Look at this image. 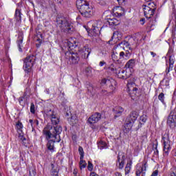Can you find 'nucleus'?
<instances>
[{
  "mask_svg": "<svg viewBox=\"0 0 176 176\" xmlns=\"http://www.w3.org/2000/svg\"><path fill=\"white\" fill-rule=\"evenodd\" d=\"M100 30H101V28H98V26H96V27H94V28L92 29V31L94 32L95 35H98Z\"/></svg>",
  "mask_w": 176,
  "mask_h": 176,
  "instance_id": "4c0bfd02",
  "label": "nucleus"
},
{
  "mask_svg": "<svg viewBox=\"0 0 176 176\" xmlns=\"http://www.w3.org/2000/svg\"><path fill=\"white\" fill-rule=\"evenodd\" d=\"M78 152L80 155V159H83L85 157V151H83V147L82 146H79L78 147Z\"/></svg>",
  "mask_w": 176,
  "mask_h": 176,
  "instance_id": "72a5a7b5",
  "label": "nucleus"
},
{
  "mask_svg": "<svg viewBox=\"0 0 176 176\" xmlns=\"http://www.w3.org/2000/svg\"><path fill=\"white\" fill-rule=\"evenodd\" d=\"M124 111V109H122V107H116L113 109V112L114 114V119H116V118H119V116H122V113H123V111Z\"/></svg>",
  "mask_w": 176,
  "mask_h": 176,
  "instance_id": "dca6fc26",
  "label": "nucleus"
},
{
  "mask_svg": "<svg viewBox=\"0 0 176 176\" xmlns=\"http://www.w3.org/2000/svg\"><path fill=\"white\" fill-rule=\"evenodd\" d=\"M100 94H102V96H109V93H108V91L105 89H102Z\"/></svg>",
  "mask_w": 176,
  "mask_h": 176,
  "instance_id": "3c124183",
  "label": "nucleus"
},
{
  "mask_svg": "<svg viewBox=\"0 0 176 176\" xmlns=\"http://www.w3.org/2000/svg\"><path fill=\"white\" fill-rule=\"evenodd\" d=\"M57 27L60 28L61 31L66 34H72L74 32V25L69 19L65 16H57L56 17Z\"/></svg>",
  "mask_w": 176,
  "mask_h": 176,
  "instance_id": "7ed1b4c3",
  "label": "nucleus"
},
{
  "mask_svg": "<svg viewBox=\"0 0 176 176\" xmlns=\"http://www.w3.org/2000/svg\"><path fill=\"white\" fill-rule=\"evenodd\" d=\"M107 65V63H105V61H100V63H99V65H100V67H104V65Z\"/></svg>",
  "mask_w": 176,
  "mask_h": 176,
  "instance_id": "052dcab7",
  "label": "nucleus"
},
{
  "mask_svg": "<svg viewBox=\"0 0 176 176\" xmlns=\"http://www.w3.org/2000/svg\"><path fill=\"white\" fill-rule=\"evenodd\" d=\"M147 138H148V131L146 130L143 133V135L141 137V140H142V141H145V140H147Z\"/></svg>",
  "mask_w": 176,
  "mask_h": 176,
  "instance_id": "a19ab883",
  "label": "nucleus"
},
{
  "mask_svg": "<svg viewBox=\"0 0 176 176\" xmlns=\"http://www.w3.org/2000/svg\"><path fill=\"white\" fill-rule=\"evenodd\" d=\"M98 147L99 149H107V143L102 140L98 142Z\"/></svg>",
  "mask_w": 176,
  "mask_h": 176,
  "instance_id": "c85d7f7f",
  "label": "nucleus"
},
{
  "mask_svg": "<svg viewBox=\"0 0 176 176\" xmlns=\"http://www.w3.org/2000/svg\"><path fill=\"white\" fill-rule=\"evenodd\" d=\"M76 6L79 12L85 19H90V17L93 16L94 11L93 10V7L89 4V2L85 0H77Z\"/></svg>",
  "mask_w": 176,
  "mask_h": 176,
  "instance_id": "f03ea898",
  "label": "nucleus"
},
{
  "mask_svg": "<svg viewBox=\"0 0 176 176\" xmlns=\"http://www.w3.org/2000/svg\"><path fill=\"white\" fill-rule=\"evenodd\" d=\"M162 142L164 144V152L165 155H168V152L171 151V145L170 144V139L168 138L162 137Z\"/></svg>",
  "mask_w": 176,
  "mask_h": 176,
  "instance_id": "4468645a",
  "label": "nucleus"
},
{
  "mask_svg": "<svg viewBox=\"0 0 176 176\" xmlns=\"http://www.w3.org/2000/svg\"><path fill=\"white\" fill-rule=\"evenodd\" d=\"M154 154L157 156L159 155V150H157V143L155 144V147L154 148Z\"/></svg>",
  "mask_w": 176,
  "mask_h": 176,
  "instance_id": "864d4df0",
  "label": "nucleus"
},
{
  "mask_svg": "<svg viewBox=\"0 0 176 176\" xmlns=\"http://www.w3.org/2000/svg\"><path fill=\"white\" fill-rule=\"evenodd\" d=\"M131 78L128 80V82L126 84V86L128 87V91L129 93L130 97L134 100V97L138 96L137 93H138V88L135 87L137 86L135 85V77L134 76H131Z\"/></svg>",
  "mask_w": 176,
  "mask_h": 176,
  "instance_id": "39448f33",
  "label": "nucleus"
},
{
  "mask_svg": "<svg viewBox=\"0 0 176 176\" xmlns=\"http://www.w3.org/2000/svg\"><path fill=\"white\" fill-rule=\"evenodd\" d=\"M29 174H30V176H35V175H36V171L35 170V168L30 167L29 168Z\"/></svg>",
  "mask_w": 176,
  "mask_h": 176,
  "instance_id": "c9c22d12",
  "label": "nucleus"
},
{
  "mask_svg": "<svg viewBox=\"0 0 176 176\" xmlns=\"http://www.w3.org/2000/svg\"><path fill=\"white\" fill-rule=\"evenodd\" d=\"M36 56L28 55L23 60V69L26 74H30L32 71V67L35 65Z\"/></svg>",
  "mask_w": 176,
  "mask_h": 176,
  "instance_id": "20e7f679",
  "label": "nucleus"
},
{
  "mask_svg": "<svg viewBox=\"0 0 176 176\" xmlns=\"http://www.w3.org/2000/svg\"><path fill=\"white\" fill-rule=\"evenodd\" d=\"M87 166V163H86V161L83 160V159H80V170L83 168H86Z\"/></svg>",
  "mask_w": 176,
  "mask_h": 176,
  "instance_id": "2f4dec72",
  "label": "nucleus"
},
{
  "mask_svg": "<svg viewBox=\"0 0 176 176\" xmlns=\"http://www.w3.org/2000/svg\"><path fill=\"white\" fill-rule=\"evenodd\" d=\"M65 116H70V118H67V122L71 126H74V124L78 123V117L76 116V114H72L69 110L66 111Z\"/></svg>",
  "mask_w": 176,
  "mask_h": 176,
  "instance_id": "f8f14e48",
  "label": "nucleus"
},
{
  "mask_svg": "<svg viewBox=\"0 0 176 176\" xmlns=\"http://www.w3.org/2000/svg\"><path fill=\"white\" fill-rule=\"evenodd\" d=\"M153 21H154V23H156V19H155L154 21H150V23H148V25L147 26V29L151 30L152 28V27H153V25H155V24H153Z\"/></svg>",
  "mask_w": 176,
  "mask_h": 176,
  "instance_id": "37998d69",
  "label": "nucleus"
},
{
  "mask_svg": "<svg viewBox=\"0 0 176 176\" xmlns=\"http://www.w3.org/2000/svg\"><path fill=\"white\" fill-rule=\"evenodd\" d=\"M85 72H86L87 74H89V72H91V70L90 69V67H87V68L85 69Z\"/></svg>",
  "mask_w": 176,
  "mask_h": 176,
  "instance_id": "69168bd1",
  "label": "nucleus"
},
{
  "mask_svg": "<svg viewBox=\"0 0 176 176\" xmlns=\"http://www.w3.org/2000/svg\"><path fill=\"white\" fill-rule=\"evenodd\" d=\"M98 3L101 5V6H105V5H107V1L106 0H98Z\"/></svg>",
  "mask_w": 176,
  "mask_h": 176,
  "instance_id": "de8ad7c7",
  "label": "nucleus"
},
{
  "mask_svg": "<svg viewBox=\"0 0 176 176\" xmlns=\"http://www.w3.org/2000/svg\"><path fill=\"white\" fill-rule=\"evenodd\" d=\"M36 41H37V42H38V43H42V41H43V34H42L40 32L38 33Z\"/></svg>",
  "mask_w": 176,
  "mask_h": 176,
  "instance_id": "e433bc0d",
  "label": "nucleus"
},
{
  "mask_svg": "<svg viewBox=\"0 0 176 176\" xmlns=\"http://www.w3.org/2000/svg\"><path fill=\"white\" fill-rule=\"evenodd\" d=\"M15 19L16 21L21 22V16H23V14L21 13V10L16 8L15 10Z\"/></svg>",
  "mask_w": 176,
  "mask_h": 176,
  "instance_id": "5701e85b",
  "label": "nucleus"
},
{
  "mask_svg": "<svg viewBox=\"0 0 176 176\" xmlns=\"http://www.w3.org/2000/svg\"><path fill=\"white\" fill-rule=\"evenodd\" d=\"M133 126H134V122L126 119V122L125 124V129H126L127 130H131V129L133 128Z\"/></svg>",
  "mask_w": 176,
  "mask_h": 176,
  "instance_id": "cd10ccee",
  "label": "nucleus"
},
{
  "mask_svg": "<svg viewBox=\"0 0 176 176\" xmlns=\"http://www.w3.org/2000/svg\"><path fill=\"white\" fill-rule=\"evenodd\" d=\"M118 34H119V32H115L113 34V36L111 37V39L110 41H108V43H109V45H113V42H112V41L113 40V36H115V35H118Z\"/></svg>",
  "mask_w": 176,
  "mask_h": 176,
  "instance_id": "a18cd8bd",
  "label": "nucleus"
},
{
  "mask_svg": "<svg viewBox=\"0 0 176 176\" xmlns=\"http://www.w3.org/2000/svg\"><path fill=\"white\" fill-rule=\"evenodd\" d=\"M132 164H133V160L129 159V160H127V163H126V167L131 168V165Z\"/></svg>",
  "mask_w": 176,
  "mask_h": 176,
  "instance_id": "09e8293b",
  "label": "nucleus"
},
{
  "mask_svg": "<svg viewBox=\"0 0 176 176\" xmlns=\"http://www.w3.org/2000/svg\"><path fill=\"white\" fill-rule=\"evenodd\" d=\"M160 83H161V86H164L165 87H168V86H170L169 80H162Z\"/></svg>",
  "mask_w": 176,
  "mask_h": 176,
  "instance_id": "f704fd0d",
  "label": "nucleus"
},
{
  "mask_svg": "<svg viewBox=\"0 0 176 176\" xmlns=\"http://www.w3.org/2000/svg\"><path fill=\"white\" fill-rule=\"evenodd\" d=\"M131 42H134V38H130L129 41H123L120 43V45L125 46V47H129V46H133L134 44L131 43Z\"/></svg>",
  "mask_w": 176,
  "mask_h": 176,
  "instance_id": "393cba45",
  "label": "nucleus"
},
{
  "mask_svg": "<svg viewBox=\"0 0 176 176\" xmlns=\"http://www.w3.org/2000/svg\"><path fill=\"white\" fill-rule=\"evenodd\" d=\"M51 123L54 126H56V124H58L60 123V117L57 116V114H55L54 116L51 117L50 118Z\"/></svg>",
  "mask_w": 176,
  "mask_h": 176,
  "instance_id": "4be33fe9",
  "label": "nucleus"
},
{
  "mask_svg": "<svg viewBox=\"0 0 176 176\" xmlns=\"http://www.w3.org/2000/svg\"><path fill=\"white\" fill-rule=\"evenodd\" d=\"M120 6H123V5H126L125 0H117Z\"/></svg>",
  "mask_w": 176,
  "mask_h": 176,
  "instance_id": "603ef678",
  "label": "nucleus"
},
{
  "mask_svg": "<svg viewBox=\"0 0 176 176\" xmlns=\"http://www.w3.org/2000/svg\"><path fill=\"white\" fill-rule=\"evenodd\" d=\"M120 58H124V56H126V54H124V53L123 52H121L120 53V54H118Z\"/></svg>",
  "mask_w": 176,
  "mask_h": 176,
  "instance_id": "13d9d810",
  "label": "nucleus"
},
{
  "mask_svg": "<svg viewBox=\"0 0 176 176\" xmlns=\"http://www.w3.org/2000/svg\"><path fill=\"white\" fill-rule=\"evenodd\" d=\"M166 124L172 130H174V129H175V127H176V108H175L172 111H170V113L167 118Z\"/></svg>",
  "mask_w": 176,
  "mask_h": 176,
  "instance_id": "6e6552de",
  "label": "nucleus"
},
{
  "mask_svg": "<svg viewBox=\"0 0 176 176\" xmlns=\"http://www.w3.org/2000/svg\"><path fill=\"white\" fill-rule=\"evenodd\" d=\"M21 140V141H23V144L24 145V146H28L27 143L24 142V141H27V139H25V138L22 136Z\"/></svg>",
  "mask_w": 176,
  "mask_h": 176,
  "instance_id": "6e6d98bb",
  "label": "nucleus"
},
{
  "mask_svg": "<svg viewBox=\"0 0 176 176\" xmlns=\"http://www.w3.org/2000/svg\"><path fill=\"white\" fill-rule=\"evenodd\" d=\"M62 131L63 127L60 126H53L50 124H47L43 130V134L45 135V140L48 141L46 144L47 149L52 153L55 152L54 143L61 141L60 134Z\"/></svg>",
  "mask_w": 176,
  "mask_h": 176,
  "instance_id": "f257e3e1",
  "label": "nucleus"
},
{
  "mask_svg": "<svg viewBox=\"0 0 176 176\" xmlns=\"http://www.w3.org/2000/svg\"><path fill=\"white\" fill-rule=\"evenodd\" d=\"M118 9L122 10V12H116V14H118V17H122V16H124V9L122 7H118Z\"/></svg>",
  "mask_w": 176,
  "mask_h": 176,
  "instance_id": "ea45409f",
  "label": "nucleus"
},
{
  "mask_svg": "<svg viewBox=\"0 0 176 176\" xmlns=\"http://www.w3.org/2000/svg\"><path fill=\"white\" fill-rule=\"evenodd\" d=\"M126 162V155H124V153L120 152L118 153L117 157V167L120 170H123L124 167V163Z\"/></svg>",
  "mask_w": 176,
  "mask_h": 176,
  "instance_id": "9d476101",
  "label": "nucleus"
},
{
  "mask_svg": "<svg viewBox=\"0 0 176 176\" xmlns=\"http://www.w3.org/2000/svg\"><path fill=\"white\" fill-rule=\"evenodd\" d=\"M23 34L21 33L19 34L18 36V39L16 41V43H17V46L19 47V52H23Z\"/></svg>",
  "mask_w": 176,
  "mask_h": 176,
  "instance_id": "aec40b11",
  "label": "nucleus"
},
{
  "mask_svg": "<svg viewBox=\"0 0 176 176\" xmlns=\"http://www.w3.org/2000/svg\"><path fill=\"white\" fill-rule=\"evenodd\" d=\"M173 52H174V50H173L171 47H169L168 54H173Z\"/></svg>",
  "mask_w": 176,
  "mask_h": 176,
  "instance_id": "680f3d73",
  "label": "nucleus"
},
{
  "mask_svg": "<svg viewBox=\"0 0 176 176\" xmlns=\"http://www.w3.org/2000/svg\"><path fill=\"white\" fill-rule=\"evenodd\" d=\"M111 58L113 61H119V59H120L119 54H118V52H113L111 55Z\"/></svg>",
  "mask_w": 176,
  "mask_h": 176,
  "instance_id": "473e14b6",
  "label": "nucleus"
},
{
  "mask_svg": "<svg viewBox=\"0 0 176 176\" xmlns=\"http://www.w3.org/2000/svg\"><path fill=\"white\" fill-rule=\"evenodd\" d=\"M101 120V113L96 112L91 115L88 118V122L89 124H94V123H97V122L100 121Z\"/></svg>",
  "mask_w": 176,
  "mask_h": 176,
  "instance_id": "2eb2a0df",
  "label": "nucleus"
},
{
  "mask_svg": "<svg viewBox=\"0 0 176 176\" xmlns=\"http://www.w3.org/2000/svg\"><path fill=\"white\" fill-rule=\"evenodd\" d=\"M138 118V113L135 111H133L131 112L127 120L135 123V120H137Z\"/></svg>",
  "mask_w": 176,
  "mask_h": 176,
  "instance_id": "a211bd4d",
  "label": "nucleus"
},
{
  "mask_svg": "<svg viewBox=\"0 0 176 176\" xmlns=\"http://www.w3.org/2000/svg\"><path fill=\"white\" fill-rule=\"evenodd\" d=\"M51 175L52 176H58V171L57 170V169L54 168V164H51Z\"/></svg>",
  "mask_w": 176,
  "mask_h": 176,
  "instance_id": "c756f323",
  "label": "nucleus"
},
{
  "mask_svg": "<svg viewBox=\"0 0 176 176\" xmlns=\"http://www.w3.org/2000/svg\"><path fill=\"white\" fill-rule=\"evenodd\" d=\"M45 113L48 119H50L51 118H52L56 115V113L54 112V111L52 109H46L45 111Z\"/></svg>",
  "mask_w": 176,
  "mask_h": 176,
  "instance_id": "a878e982",
  "label": "nucleus"
},
{
  "mask_svg": "<svg viewBox=\"0 0 176 176\" xmlns=\"http://www.w3.org/2000/svg\"><path fill=\"white\" fill-rule=\"evenodd\" d=\"M23 101H24V97L21 96V97L19 98V104H21V102H23Z\"/></svg>",
  "mask_w": 176,
  "mask_h": 176,
  "instance_id": "e2e57ef3",
  "label": "nucleus"
},
{
  "mask_svg": "<svg viewBox=\"0 0 176 176\" xmlns=\"http://www.w3.org/2000/svg\"><path fill=\"white\" fill-rule=\"evenodd\" d=\"M88 93L91 95V96H94V94H96V89H94V87H93V85H89L87 87Z\"/></svg>",
  "mask_w": 176,
  "mask_h": 176,
  "instance_id": "bb28decb",
  "label": "nucleus"
},
{
  "mask_svg": "<svg viewBox=\"0 0 176 176\" xmlns=\"http://www.w3.org/2000/svg\"><path fill=\"white\" fill-rule=\"evenodd\" d=\"M140 122H139L136 130H139L140 129H141V127H142V124H145V123H146V120H148V116L146 114H144L140 116Z\"/></svg>",
  "mask_w": 176,
  "mask_h": 176,
  "instance_id": "f3484780",
  "label": "nucleus"
},
{
  "mask_svg": "<svg viewBox=\"0 0 176 176\" xmlns=\"http://www.w3.org/2000/svg\"><path fill=\"white\" fill-rule=\"evenodd\" d=\"M89 176H100V175H98V174L96 173V172H91L90 173Z\"/></svg>",
  "mask_w": 176,
  "mask_h": 176,
  "instance_id": "0e129e2a",
  "label": "nucleus"
},
{
  "mask_svg": "<svg viewBox=\"0 0 176 176\" xmlns=\"http://www.w3.org/2000/svg\"><path fill=\"white\" fill-rule=\"evenodd\" d=\"M93 168H94L93 164L90 161H89L87 169L89 170V171H93Z\"/></svg>",
  "mask_w": 176,
  "mask_h": 176,
  "instance_id": "c03bdc74",
  "label": "nucleus"
},
{
  "mask_svg": "<svg viewBox=\"0 0 176 176\" xmlns=\"http://www.w3.org/2000/svg\"><path fill=\"white\" fill-rule=\"evenodd\" d=\"M141 25H144L145 24V18H142L140 21Z\"/></svg>",
  "mask_w": 176,
  "mask_h": 176,
  "instance_id": "bf43d9fd",
  "label": "nucleus"
},
{
  "mask_svg": "<svg viewBox=\"0 0 176 176\" xmlns=\"http://www.w3.org/2000/svg\"><path fill=\"white\" fill-rule=\"evenodd\" d=\"M89 56H90V53H89V52H82V57L83 58H89Z\"/></svg>",
  "mask_w": 176,
  "mask_h": 176,
  "instance_id": "8fccbe9b",
  "label": "nucleus"
},
{
  "mask_svg": "<svg viewBox=\"0 0 176 176\" xmlns=\"http://www.w3.org/2000/svg\"><path fill=\"white\" fill-rule=\"evenodd\" d=\"M30 112L31 113H35V104H34V102L30 104Z\"/></svg>",
  "mask_w": 176,
  "mask_h": 176,
  "instance_id": "79ce46f5",
  "label": "nucleus"
},
{
  "mask_svg": "<svg viewBox=\"0 0 176 176\" xmlns=\"http://www.w3.org/2000/svg\"><path fill=\"white\" fill-rule=\"evenodd\" d=\"M131 170V168L125 166V175H127V174H129Z\"/></svg>",
  "mask_w": 176,
  "mask_h": 176,
  "instance_id": "5fc2aeb1",
  "label": "nucleus"
},
{
  "mask_svg": "<svg viewBox=\"0 0 176 176\" xmlns=\"http://www.w3.org/2000/svg\"><path fill=\"white\" fill-rule=\"evenodd\" d=\"M101 85L102 86L106 85V86L109 87L111 91H113L116 87V80H113V78H103L101 81Z\"/></svg>",
  "mask_w": 176,
  "mask_h": 176,
  "instance_id": "1a4fd4ad",
  "label": "nucleus"
},
{
  "mask_svg": "<svg viewBox=\"0 0 176 176\" xmlns=\"http://www.w3.org/2000/svg\"><path fill=\"white\" fill-rule=\"evenodd\" d=\"M158 99L160 100V101H161V102H162V104H166V102H164V93L160 94V95L158 96Z\"/></svg>",
  "mask_w": 176,
  "mask_h": 176,
  "instance_id": "58836bf2",
  "label": "nucleus"
},
{
  "mask_svg": "<svg viewBox=\"0 0 176 176\" xmlns=\"http://www.w3.org/2000/svg\"><path fill=\"white\" fill-rule=\"evenodd\" d=\"M133 43V45H130L132 46V47H137V44H135V40H134V41H131V44Z\"/></svg>",
  "mask_w": 176,
  "mask_h": 176,
  "instance_id": "338daca9",
  "label": "nucleus"
},
{
  "mask_svg": "<svg viewBox=\"0 0 176 176\" xmlns=\"http://www.w3.org/2000/svg\"><path fill=\"white\" fill-rule=\"evenodd\" d=\"M159 175V170H155V171L153 172L151 176H157Z\"/></svg>",
  "mask_w": 176,
  "mask_h": 176,
  "instance_id": "4d7b16f0",
  "label": "nucleus"
},
{
  "mask_svg": "<svg viewBox=\"0 0 176 176\" xmlns=\"http://www.w3.org/2000/svg\"><path fill=\"white\" fill-rule=\"evenodd\" d=\"M174 63H175V58H174V56L169 55V60H168V66L166 67L165 70V74L166 76H168L170 72L173 71L174 68Z\"/></svg>",
  "mask_w": 176,
  "mask_h": 176,
  "instance_id": "ddd939ff",
  "label": "nucleus"
},
{
  "mask_svg": "<svg viewBox=\"0 0 176 176\" xmlns=\"http://www.w3.org/2000/svg\"><path fill=\"white\" fill-rule=\"evenodd\" d=\"M82 53H91V48L89 44H86L82 49Z\"/></svg>",
  "mask_w": 176,
  "mask_h": 176,
  "instance_id": "7c9ffc66",
  "label": "nucleus"
},
{
  "mask_svg": "<svg viewBox=\"0 0 176 176\" xmlns=\"http://www.w3.org/2000/svg\"><path fill=\"white\" fill-rule=\"evenodd\" d=\"M145 171H146V166L139 167L136 170V176H141V174L142 176L145 175Z\"/></svg>",
  "mask_w": 176,
  "mask_h": 176,
  "instance_id": "b1692460",
  "label": "nucleus"
},
{
  "mask_svg": "<svg viewBox=\"0 0 176 176\" xmlns=\"http://www.w3.org/2000/svg\"><path fill=\"white\" fill-rule=\"evenodd\" d=\"M107 20L109 25L111 27H113V25H119V24H120V21L114 17L107 18Z\"/></svg>",
  "mask_w": 176,
  "mask_h": 176,
  "instance_id": "6ab92c4d",
  "label": "nucleus"
},
{
  "mask_svg": "<svg viewBox=\"0 0 176 176\" xmlns=\"http://www.w3.org/2000/svg\"><path fill=\"white\" fill-rule=\"evenodd\" d=\"M152 57H156L157 56V54L153 52H150Z\"/></svg>",
  "mask_w": 176,
  "mask_h": 176,
  "instance_id": "774afa93",
  "label": "nucleus"
},
{
  "mask_svg": "<svg viewBox=\"0 0 176 176\" xmlns=\"http://www.w3.org/2000/svg\"><path fill=\"white\" fill-rule=\"evenodd\" d=\"M116 73L118 74L120 79H129L133 76V73H131V71L129 69H126L125 70L120 69L118 72H116Z\"/></svg>",
  "mask_w": 176,
  "mask_h": 176,
  "instance_id": "9b49d317",
  "label": "nucleus"
},
{
  "mask_svg": "<svg viewBox=\"0 0 176 176\" xmlns=\"http://www.w3.org/2000/svg\"><path fill=\"white\" fill-rule=\"evenodd\" d=\"M144 16L146 19H151L156 12V5L153 3H149L148 6L143 5Z\"/></svg>",
  "mask_w": 176,
  "mask_h": 176,
  "instance_id": "0eeeda50",
  "label": "nucleus"
},
{
  "mask_svg": "<svg viewBox=\"0 0 176 176\" xmlns=\"http://www.w3.org/2000/svg\"><path fill=\"white\" fill-rule=\"evenodd\" d=\"M65 58L67 62V64L70 65L78 64L80 58L79 57V54L78 52H74L72 51H67L65 53Z\"/></svg>",
  "mask_w": 176,
  "mask_h": 176,
  "instance_id": "423d86ee",
  "label": "nucleus"
},
{
  "mask_svg": "<svg viewBox=\"0 0 176 176\" xmlns=\"http://www.w3.org/2000/svg\"><path fill=\"white\" fill-rule=\"evenodd\" d=\"M135 65V60L130 59L125 65V68L126 69H133Z\"/></svg>",
  "mask_w": 176,
  "mask_h": 176,
  "instance_id": "412c9836",
  "label": "nucleus"
},
{
  "mask_svg": "<svg viewBox=\"0 0 176 176\" xmlns=\"http://www.w3.org/2000/svg\"><path fill=\"white\" fill-rule=\"evenodd\" d=\"M16 128L18 129V130H21V129H23V123H21V122L19 121L16 124Z\"/></svg>",
  "mask_w": 176,
  "mask_h": 176,
  "instance_id": "49530a36",
  "label": "nucleus"
}]
</instances>
